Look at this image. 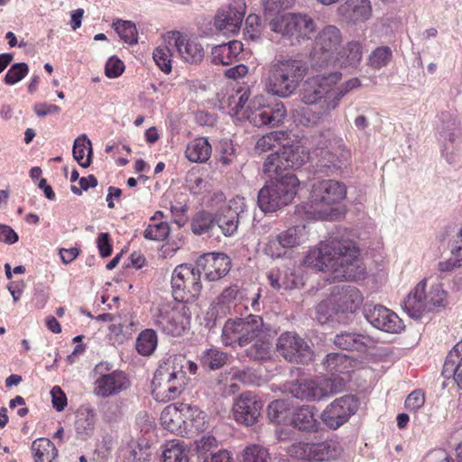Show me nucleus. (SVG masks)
Segmentation results:
<instances>
[{"mask_svg": "<svg viewBox=\"0 0 462 462\" xmlns=\"http://www.w3.org/2000/svg\"><path fill=\"white\" fill-rule=\"evenodd\" d=\"M170 233V227L167 223L160 222L150 224L143 231V236L152 241H162Z\"/></svg>", "mask_w": 462, "mask_h": 462, "instance_id": "obj_56", "label": "nucleus"}, {"mask_svg": "<svg viewBox=\"0 0 462 462\" xmlns=\"http://www.w3.org/2000/svg\"><path fill=\"white\" fill-rule=\"evenodd\" d=\"M362 47L361 44L357 42H351L347 44L345 49L346 58L341 55L337 56V63L340 66H356L362 59ZM339 55V53L337 54Z\"/></svg>", "mask_w": 462, "mask_h": 462, "instance_id": "obj_46", "label": "nucleus"}, {"mask_svg": "<svg viewBox=\"0 0 462 462\" xmlns=\"http://www.w3.org/2000/svg\"><path fill=\"white\" fill-rule=\"evenodd\" d=\"M294 0H265L264 13L268 16L281 15L280 12L291 7Z\"/></svg>", "mask_w": 462, "mask_h": 462, "instance_id": "obj_58", "label": "nucleus"}, {"mask_svg": "<svg viewBox=\"0 0 462 462\" xmlns=\"http://www.w3.org/2000/svg\"><path fill=\"white\" fill-rule=\"evenodd\" d=\"M153 323L163 333L180 337L189 328L190 313L186 306L163 307L158 310Z\"/></svg>", "mask_w": 462, "mask_h": 462, "instance_id": "obj_13", "label": "nucleus"}, {"mask_svg": "<svg viewBox=\"0 0 462 462\" xmlns=\"http://www.w3.org/2000/svg\"><path fill=\"white\" fill-rule=\"evenodd\" d=\"M216 227L215 215L206 211L197 213L191 221V230L195 235L211 233Z\"/></svg>", "mask_w": 462, "mask_h": 462, "instance_id": "obj_43", "label": "nucleus"}, {"mask_svg": "<svg viewBox=\"0 0 462 462\" xmlns=\"http://www.w3.org/2000/svg\"><path fill=\"white\" fill-rule=\"evenodd\" d=\"M113 27L124 42L129 44L137 43V30L133 22L117 20Z\"/></svg>", "mask_w": 462, "mask_h": 462, "instance_id": "obj_48", "label": "nucleus"}, {"mask_svg": "<svg viewBox=\"0 0 462 462\" xmlns=\"http://www.w3.org/2000/svg\"><path fill=\"white\" fill-rule=\"evenodd\" d=\"M284 134L282 132H272L260 137L255 143V152L259 154L273 150L281 144L282 137Z\"/></svg>", "mask_w": 462, "mask_h": 462, "instance_id": "obj_51", "label": "nucleus"}, {"mask_svg": "<svg viewBox=\"0 0 462 462\" xmlns=\"http://www.w3.org/2000/svg\"><path fill=\"white\" fill-rule=\"evenodd\" d=\"M309 159V153L298 143L286 142L282 148L267 156L263 171L269 176H282L290 170L301 167Z\"/></svg>", "mask_w": 462, "mask_h": 462, "instance_id": "obj_7", "label": "nucleus"}, {"mask_svg": "<svg viewBox=\"0 0 462 462\" xmlns=\"http://www.w3.org/2000/svg\"><path fill=\"white\" fill-rule=\"evenodd\" d=\"M186 403H176L166 406L161 413L162 426L171 433L182 437L186 433L185 422Z\"/></svg>", "mask_w": 462, "mask_h": 462, "instance_id": "obj_27", "label": "nucleus"}, {"mask_svg": "<svg viewBox=\"0 0 462 462\" xmlns=\"http://www.w3.org/2000/svg\"><path fill=\"white\" fill-rule=\"evenodd\" d=\"M285 116L286 108L282 103L276 104L273 107L268 106L266 125L277 126L283 121Z\"/></svg>", "mask_w": 462, "mask_h": 462, "instance_id": "obj_57", "label": "nucleus"}, {"mask_svg": "<svg viewBox=\"0 0 462 462\" xmlns=\"http://www.w3.org/2000/svg\"><path fill=\"white\" fill-rule=\"evenodd\" d=\"M303 264L319 272L329 273L335 281H357L366 273L356 244L338 236L310 248L303 258Z\"/></svg>", "mask_w": 462, "mask_h": 462, "instance_id": "obj_1", "label": "nucleus"}, {"mask_svg": "<svg viewBox=\"0 0 462 462\" xmlns=\"http://www.w3.org/2000/svg\"><path fill=\"white\" fill-rule=\"evenodd\" d=\"M167 42L175 47L176 53L186 62L198 64L205 57V51L201 43L191 38L183 36L179 32H168Z\"/></svg>", "mask_w": 462, "mask_h": 462, "instance_id": "obj_21", "label": "nucleus"}, {"mask_svg": "<svg viewBox=\"0 0 462 462\" xmlns=\"http://www.w3.org/2000/svg\"><path fill=\"white\" fill-rule=\"evenodd\" d=\"M346 197V187L335 180H315L311 187L310 207L317 218L334 220L337 206Z\"/></svg>", "mask_w": 462, "mask_h": 462, "instance_id": "obj_5", "label": "nucleus"}, {"mask_svg": "<svg viewBox=\"0 0 462 462\" xmlns=\"http://www.w3.org/2000/svg\"><path fill=\"white\" fill-rule=\"evenodd\" d=\"M365 319L375 328L387 333H399L403 329L402 320L391 310L380 304H365Z\"/></svg>", "mask_w": 462, "mask_h": 462, "instance_id": "obj_19", "label": "nucleus"}, {"mask_svg": "<svg viewBox=\"0 0 462 462\" xmlns=\"http://www.w3.org/2000/svg\"><path fill=\"white\" fill-rule=\"evenodd\" d=\"M162 462H189V448L183 441L173 439L162 446Z\"/></svg>", "mask_w": 462, "mask_h": 462, "instance_id": "obj_34", "label": "nucleus"}, {"mask_svg": "<svg viewBox=\"0 0 462 462\" xmlns=\"http://www.w3.org/2000/svg\"><path fill=\"white\" fill-rule=\"evenodd\" d=\"M428 292L432 300H434L433 304L436 308L445 307L447 305V292L443 290L440 284L432 285Z\"/></svg>", "mask_w": 462, "mask_h": 462, "instance_id": "obj_62", "label": "nucleus"}, {"mask_svg": "<svg viewBox=\"0 0 462 462\" xmlns=\"http://www.w3.org/2000/svg\"><path fill=\"white\" fill-rule=\"evenodd\" d=\"M432 298L426 291V281L420 282L404 301V310L413 319H420L425 313L436 309Z\"/></svg>", "mask_w": 462, "mask_h": 462, "instance_id": "obj_23", "label": "nucleus"}, {"mask_svg": "<svg viewBox=\"0 0 462 462\" xmlns=\"http://www.w3.org/2000/svg\"><path fill=\"white\" fill-rule=\"evenodd\" d=\"M172 295L179 301H194L200 294L202 285L200 270L192 264L178 265L171 274Z\"/></svg>", "mask_w": 462, "mask_h": 462, "instance_id": "obj_10", "label": "nucleus"}, {"mask_svg": "<svg viewBox=\"0 0 462 462\" xmlns=\"http://www.w3.org/2000/svg\"><path fill=\"white\" fill-rule=\"evenodd\" d=\"M285 391L301 401L319 402L339 393L342 380L337 378L317 377L300 379L288 383Z\"/></svg>", "mask_w": 462, "mask_h": 462, "instance_id": "obj_8", "label": "nucleus"}, {"mask_svg": "<svg viewBox=\"0 0 462 462\" xmlns=\"http://www.w3.org/2000/svg\"><path fill=\"white\" fill-rule=\"evenodd\" d=\"M263 406L262 401L254 393H243L234 403V418L239 423L251 426L260 417Z\"/></svg>", "mask_w": 462, "mask_h": 462, "instance_id": "obj_22", "label": "nucleus"}, {"mask_svg": "<svg viewBox=\"0 0 462 462\" xmlns=\"http://www.w3.org/2000/svg\"><path fill=\"white\" fill-rule=\"evenodd\" d=\"M212 148L205 137H198L187 145L185 155L191 162H205L211 155Z\"/></svg>", "mask_w": 462, "mask_h": 462, "instance_id": "obj_32", "label": "nucleus"}, {"mask_svg": "<svg viewBox=\"0 0 462 462\" xmlns=\"http://www.w3.org/2000/svg\"><path fill=\"white\" fill-rule=\"evenodd\" d=\"M322 364L328 372L345 374L349 372L352 360L345 354L330 353L327 355Z\"/></svg>", "mask_w": 462, "mask_h": 462, "instance_id": "obj_41", "label": "nucleus"}, {"mask_svg": "<svg viewBox=\"0 0 462 462\" xmlns=\"http://www.w3.org/2000/svg\"><path fill=\"white\" fill-rule=\"evenodd\" d=\"M392 59V50L387 46L376 48L369 56V64L374 69L386 66Z\"/></svg>", "mask_w": 462, "mask_h": 462, "instance_id": "obj_55", "label": "nucleus"}, {"mask_svg": "<svg viewBox=\"0 0 462 462\" xmlns=\"http://www.w3.org/2000/svg\"><path fill=\"white\" fill-rule=\"evenodd\" d=\"M341 40V33L336 26H326L317 36L311 52L316 65L323 67L337 64Z\"/></svg>", "mask_w": 462, "mask_h": 462, "instance_id": "obj_11", "label": "nucleus"}, {"mask_svg": "<svg viewBox=\"0 0 462 462\" xmlns=\"http://www.w3.org/2000/svg\"><path fill=\"white\" fill-rule=\"evenodd\" d=\"M247 210L245 199L236 197L222 206L215 215L216 226L225 236H233L238 230L240 218Z\"/></svg>", "mask_w": 462, "mask_h": 462, "instance_id": "obj_16", "label": "nucleus"}, {"mask_svg": "<svg viewBox=\"0 0 462 462\" xmlns=\"http://www.w3.org/2000/svg\"><path fill=\"white\" fill-rule=\"evenodd\" d=\"M289 453L297 459L328 461L336 458L340 454V449L333 440L320 443L298 442L291 446Z\"/></svg>", "mask_w": 462, "mask_h": 462, "instance_id": "obj_18", "label": "nucleus"}, {"mask_svg": "<svg viewBox=\"0 0 462 462\" xmlns=\"http://www.w3.org/2000/svg\"><path fill=\"white\" fill-rule=\"evenodd\" d=\"M457 359H462V340L453 347L447 357L444 363V373H451Z\"/></svg>", "mask_w": 462, "mask_h": 462, "instance_id": "obj_63", "label": "nucleus"}, {"mask_svg": "<svg viewBox=\"0 0 462 462\" xmlns=\"http://www.w3.org/2000/svg\"><path fill=\"white\" fill-rule=\"evenodd\" d=\"M158 339L157 334L153 329H145L142 331L136 339L135 347L137 352L144 356L152 355L156 346Z\"/></svg>", "mask_w": 462, "mask_h": 462, "instance_id": "obj_45", "label": "nucleus"}, {"mask_svg": "<svg viewBox=\"0 0 462 462\" xmlns=\"http://www.w3.org/2000/svg\"><path fill=\"white\" fill-rule=\"evenodd\" d=\"M253 345L246 349V355L254 360H265L270 356L271 344L264 334L260 338H255Z\"/></svg>", "mask_w": 462, "mask_h": 462, "instance_id": "obj_47", "label": "nucleus"}, {"mask_svg": "<svg viewBox=\"0 0 462 462\" xmlns=\"http://www.w3.org/2000/svg\"><path fill=\"white\" fill-rule=\"evenodd\" d=\"M186 358L182 356H172L165 359L154 373L152 393L156 398L170 401L176 398L187 383L186 372H183Z\"/></svg>", "mask_w": 462, "mask_h": 462, "instance_id": "obj_4", "label": "nucleus"}, {"mask_svg": "<svg viewBox=\"0 0 462 462\" xmlns=\"http://www.w3.org/2000/svg\"><path fill=\"white\" fill-rule=\"evenodd\" d=\"M346 16L354 22H363L372 15V6L369 0H347L342 6Z\"/></svg>", "mask_w": 462, "mask_h": 462, "instance_id": "obj_35", "label": "nucleus"}, {"mask_svg": "<svg viewBox=\"0 0 462 462\" xmlns=\"http://www.w3.org/2000/svg\"><path fill=\"white\" fill-rule=\"evenodd\" d=\"M32 451L35 462H53L58 456L54 444L47 439H39L32 442Z\"/></svg>", "mask_w": 462, "mask_h": 462, "instance_id": "obj_39", "label": "nucleus"}, {"mask_svg": "<svg viewBox=\"0 0 462 462\" xmlns=\"http://www.w3.org/2000/svg\"><path fill=\"white\" fill-rule=\"evenodd\" d=\"M240 319L243 346L267 334V328L261 316L250 314L245 318H240Z\"/></svg>", "mask_w": 462, "mask_h": 462, "instance_id": "obj_29", "label": "nucleus"}, {"mask_svg": "<svg viewBox=\"0 0 462 462\" xmlns=\"http://www.w3.org/2000/svg\"><path fill=\"white\" fill-rule=\"evenodd\" d=\"M199 359L202 366L217 370L226 363L228 355L217 347H211L202 351Z\"/></svg>", "mask_w": 462, "mask_h": 462, "instance_id": "obj_42", "label": "nucleus"}, {"mask_svg": "<svg viewBox=\"0 0 462 462\" xmlns=\"http://www.w3.org/2000/svg\"><path fill=\"white\" fill-rule=\"evenodd\" d=\"M340 79L341 74L335 72L309 78L303 83L300 89L301 101L308 106L316 105V107L315 110L302 109L298 114L300 125L313 126L330 116L332 111L336 109L328 107L329 101L334 98L333 84L338 83Z\"/></svg>", "mask_w": 462, "mask_h": 462, "instance_id": "obj_2", "label": "nucleus"}, {"mask_svg": "<svg viewBox=\"0 0 462 462\" xmlns=\"http://www.w3.org/2000/svg\"><path fill=\"white\" fill-rule=\"evenodd\" d=\"M305 226L290 227L280 233L279 237L282 248H293L299 245L302 241Z\"/></svg>", "mask_w": 462, "mask_h": 462, "instance_id": "obj_49", "label": "nucleus"}, {"mask_svg": "<svg viewBox=\"0 0 462 462\" xmlns=\"http://www.w3.org/2000/svg\"><path fill=\"white\" fill-rule=\"evenodd\" d=\"M270 177L274 180L266 181L258 192L257 203L263 212H274L291 203L300 184L299 179L291 172Z\"/></svg>", "mask_w": 462, "mask_h": 462, "instance_id": "obj_6", "label": "nucleus"}, {"mask_svg": "<svg viewBox=\"0 0 462 462\" xmlns=\"http://www.w3.org/2000/svg\"><path fill=\"white\" fill-rule=\"evenodd\" d=\"M229 257L221 253H209L199 256L197 266L201 269L207 280L217 281L224 277L230 270Z\"/></svg>", "mask_w": 462, "mask_h": 462, "instance_id": "obj_24", "label": "nucleus"}, {"mask_svg": "<svg viewBox=\"0 0 462 462\" xmlns=\"http://www.w3.org/2000/svg\"><path fill=\"white\" fill-rule=\"evenodd\" d=\"M363 300L361 291L352 285L336 286L330 295V301L342 312L356 311L363 303Z\"/></svg>", "mask_w": 462, "mask_h": 462, "instance_id": "obj_25", "label": "nucleus"}, {"mask_svg": "<svg viewBox=\"0 0 462 462\" xmlns=\"http://www.w3.org/2000/svg\"><path fill=\"white\" fill-rule=\"evenodd\" d=\"M367 337L361 334L343 332L337 334L334 338V344L344 350L364 351L366 346Z\"/></svg>", "mask_w": 462, "mask_h": 462, "instance_id": "obj_37", "label": "nucleus"}, {"mask_svg": "<svg viewBox=\"0 0 462 462\" xmlns=\"http://www.w3.org/2000/svg\"><path fill=\"white\" fill-rule=\"evenodd\" d=\"M186 433L183 438H191L194 435L206 430L209 427V420L207 413L197 406L186 403L185 422Z\"/></svg>", "mask_w": 462, "mask_h": 462, "instance_id": "obj_28", "label": "nucleus"}, {"mask_svg": "<svg viewBox=\"0 0 462 462\" xmlns=\"http://www.w3.org/2000/svg\"><path fill=\"white\" fill-rule=\"evenodd\" d=\"M307 72L306 64L300 60L282 59L273 61L264 79L268 93L289 97L298 89Z\"/></svg>", "mask_w": 462, "mask_h": 462, "instance_id": "obj_3", "label": "nucleus"}, {"mask_svg": "<svg viewBox=\"0 0 462 462\" xmlns=\"http://www.w3.org/2000/svg\"><path fill=\"white\" fill-rule=\"evenodd\" d=\"M249 90H245L239 96L233 108L235 115L240 119L248 120L253 125L261 127L266 125L267 107L266 98L263 95L250 97Z\"/></svg>", "mask_w": 462, "mask_h": 462, "instance_id": "obj_14", "label": "nucleus"}, {"mask_svg": "<svg viewBox=\"0 0 462 462\" xmlns=\"http://www.w3.org/2000/svg\"><path fill=\"white\" fill-rule=\"evenodd\" d=\"M245 17L242 5L226 6L220 9L215 16L214 26L225 35L236 34L239 32Z\"/></svg>", "mask_w": 462, "mask_h": 462, "instance_id": "obj_26", "label": "nucleus"}, {"mask_svg": "<svg viewBox=\"0 0 462 462\" xmlns=\"http://www.w3.org/2000/svg\"><path fill=\"white\" fill-rule=\"evenodd\" d=\"M51 399H52V405L53 407L58 411H61L64 410V408L67 406V397L65 393L62 392L60 387L54 386L51 391Z\"/></svg>", "mask_w": 462, "mask_h": 462, "instance_id": "obj_64", "label": "nucleus"}, {"mask_svg": "<svg viewBox=\"0 0 462 462\" xmlns=\"http://www.w3.org/2000/svg\"><path fill=\"white\" fill-rule=\"evenodd\" d=\"M243 51V44L239 41H231L227 43L215 46L212 49V62L221 65H231L239 60Z\"/></svg>", "mask_w": 462, "mask_h": 462, "instance_id": "obj_30", "label": "nucleus"}, {"mask_svg": "<svg viewBox=\"0 0 462 462\" xmlns=\"http://www.w3.org/2000/svg\"><path fill=\"white\" fill-rule=\"evenodd\" d=\"M29 72V67L25 62L13 64L7 70L4 81L6 85H14L24 79Z\"/></svg>", "mask_w": 462, "mask_h": 462, "instance_id": "obj_54", "label": "nucleus"}, {"mask_svg": "<svg viewBox=\"0 0 462 462\" xmlns=\"http://www.w3.org/2000/svg\"><path fill=\"white\" fill-rule=\"evenodd\" d=\"M96 412L89 407H80L76 412L75 431L77 439L87 440L94 432Z\"/></svg>", "mask_w": 462, "mask_h": 462, "instance_id": "obj_31", "label": "nucleus"}, {"mask_svg": "<svg viewBox=\"0 0 462 462\" xmlns=\"http://www.w3.org/2000/svg\"><path fill=\"white\" fill-rule=\"evenodd\" d=\"M278 353L292 363L307 364L312 359V350L307 341L294 332H284L276 342Z\"/></svg>", "mask_w": 462, "mask_h": 462, "instance_id": "obj_15", "label": "nucleus"}, {"mask_svg": "<svg viewBox=\"0 0 462 462\" xmlns=\"http://www.w3.org/2000/svg\"><path fill=\"white\" fill-rule=\"evenodd\" d=\"M336 145L340 146V141L334 139L329 141L328 145L320 147V152L318 155L320 157V165L328 168L329 171L337 170L339 166V159L337 154Z\"/></svg>", "mask_w": 462, "mask_h": 462, "instance_id": "obj_44", "label": "nucleus"}, {"mask_svg": "<svg viewBox=\"0 0 462 462\" xmlns=\"http://www.w3.org/2000/svg\"><path fill=\"white\" fill-rule=\"evenodd\" d=\"M72 152L74 159L81 167L88 168L90 165L93 152L92 144L86 134L75 140Z\"/></svg>", "mask_w": 462, "mask_h": 462, "instance_id": "obj_40", "label": "nucleus"}, {"mask_svg": "<svg viewBox=\"0 0 462 462\" xmlns=\"http://www.w3.org/2000/svg\"><path fill=\"white\" fill-rule=\"evenodd\" d=\"M243 462H270V454L263 447L251 445L244 449Z\"/></svg>", "mask_w": 462, "mask_h": 462, "instance_id": "obj_53", "label": "nucleus"}, {"mask_svg": "<svg viewBox=\"0 0 462 462\" xmlns=\"http://www.w3.org/2000/svg\"><path fill=\"white\" fill-rule=\"evenodd\" d=\"M240 318L227 319L222 328L221 341L226 346H243Z\"/></svg>", "mask_w": 462, "mask_h": 462, "instance_id": "obj_38", "label": "nucleus"}, {"mask_svg": "<svg viewBox=\"0 0 462 462\" xmlns=\"http://www.w3.org/2000/svg\"><path fill=\"white\" fill-rule=\"evenodd\" d=\"M242 298V292L236 285L225 289L207 312V326L213 327L217 319H223L236 311V308Z\"/></svg>", "mask_w": 462, "mask_h": 462, "instance_id": "obj_20", "label": "nucleus"}, {"mask_svg": "<svg viewBox=\"0 0 462 462\" xmlns=\"http://www.w3.org/2000/svg\"><path fill=\"white\" fill-rule=\"evenodd\" d=\"M456 135L449 134L448 137L444 141L441 148V154L445 160L453 164L457 162V148L455 146Z\"/></svg>", "mask_w": 462, "mask_h": 462, "instance_id": "obj_59", "label": "nucleus"}, {"mask_svg": "<svg viewBox=\"0 0 462 462\" xmlns=\"http://www.w3.org/2000/svg\"><path fill=\"white\" fill-rule=\"evenodd\" d=\"M360 86L358 79H351L341 85L333 84L334 98L329 101V108H337L340 100L352 89L357 88Z\"/></svg>", "mask_w": 462, "mask_h": 462, "instance_id": "obj_50", "label": "nucleus"}, {"mask_svg": "<svg viewBox=\"0 0 462 462\" xmlns=\"http://www.w3.org/2000/svg\"><path fill=\"white\" fill-rule=\"evenodd\" d=\"M358 402L355 396L345 395L334 400L321 413V420L331 430L345 424L356 412Z\"/></svg>", "mask_w": 462, "mask_h": 462, "instance_id": "obj_17", "label": "nucleus"}, {"mask_svg": "<svg viewBox=\"0 0 462 462\" xmlns=\"http://www.w3.org/2000/svg\"><path fill=\"white\" fill-rule=\"evenodd\" d=\"M314 407L302 405L293 414L292 423L302 431H316L319 422L315 417Z\"/></svg>", "mask_w": 462, "mask_h": 462, "instance_id": "obj_33", "label": "nucleus"}, {"mask_svg": "<svg viewBox=\"0 0 462 462\" xmlns=\"http://www.w3.org/2000/svg\"><path fill=\"white\" fill-rule=\"evenodd\" d=\"M99 376L94 382V393L102 398L119 394L130 387V380L125 372L111 370L107 363H99L95 368Z\"/></svg>", "mask_w": 462, "mask_h": 462, "instance_id": "obj_12", "label": "nucleus"}, {"mask_svg": "<svg viewBox=\"0 0 462 462\" xmlns=\"http://www.w3.org/2000/svg\"><path fill=\"white\" fill-rule=\"evenodd\" d=\"M217 446L218 443L215 437L206 435L195 441L194 450L197 453L198 458L202 462L206 456L215 452L214 450L217 448Z\"/></svg>", "mask_w": 462, "mask_h": 462, "instance_id": "obj_52", "label": "nucleus"}, {"mask_svg": "<svg viewBox=\"0 0 462 462\" xmlns=\"http://www.w3.org/2000/svg\"><path fill=\"white\" fill-rule=\"evenodd\" d=\"M425 403V395L421 390L412 391L406 398L404 405L410 411H417Z\"/></svg>", "mask_w": 462, "mask_h": 462, "instance_id": "obj_60", "label": "nucleus"}, {"mask_svg": "<svg viewBox=\"0 0 462 462\" xmlns=\"http://www.w3.org/2000/svg\"><path fill=\"white\" fill-rule=\"evenodd\" d=\"M167 33L162 36V42L152 52V58L157 66L165 73L171 71V59L176 53L175 47L167 42Z\"/></svg>", "mask_w": 462, "mask_h": 462, "instance_id": "obj_36", "label": "nucleus"}, {"mask_svg": "<svg viewBox=\"0 0 462 462\" xmlns=\"http://www.w3.org/2000/svg\"><path fill=\"white\" fill-rule=\"evenodd\" d=\"M125 70L124 62L116 57H111L106 64L105 73L106 77L115 79L119 77Z\"/></svg>", "mask_w": 462, "mask_h": 462, "instance_id": "obj_61", "label": "nucleus"}, {"mask_svg": "<svg viewBox=\"0 0 462 462\" xmlns=\"http://www.w3.org/2000/svg\"><path fill=\"white\" fill-rule=\"evenodd\" d=\"M269 25L273 32L294 38L298 42L310 39L316 30L314 20L310 15L300 13L276 15L271 19Z\"/></svg>", "mask_w": 462, "mask_h": 462, "instance_id": "obj_9", "label": "nucleus"}]
</instances>
